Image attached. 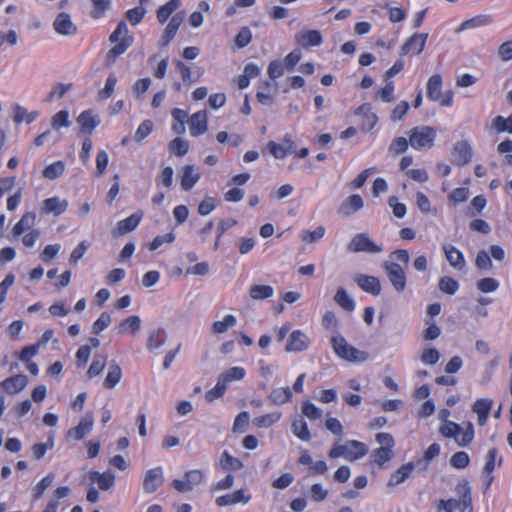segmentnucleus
Listing matches in <instances>:
<instances>
[{
	"instance_id": "obj_1",
	"label": "nucleus",
	"mask_w": 512,
	"mask_h": 512,
	"mask_svg": "<svg viewBox=\"0 0 512 512\" xmlns=\"http://www.w3.org/2000/svg\"><path fill=\"white\" fill-rule=\"evenodd\" d=\"M439 433L445 438L453 439L460 447L469 446L475 437L474 425L471 422H466L463 426L455 422H447L439 426Z\"/></svg>"
},
{
	"instance_id": "obj_2",
	"label": "nucleus",
	"mask_w": 512,
	"mask_h": 512,
	"mask_svg": "<svg viewBox=\"0 0 512 512\" xmlns=\"http://www.w3.org/2000/svg\"><path fill=\"white\" fill-rule=\"evenodd\" d=\"M334 353L341 359L351 363H363L369 359V353L350 345L338 332L331 337Z\"/></svg>"
},
{
	"instance_id": "obj_3",
	"label": "nucleus",
	"mask_w": 512,
	"mask_h": 512,
	"mask_svg": "<svg viewBox=\"0 0 512 512\" xmlns=\"http://www.w3.org/2000/svg\"><path fill=\"white\" fill-rule=\"evenodd\" d=\"M367 452L368 447L365 443L357 440H349L344 444H335L329 451V457L332 459L343 457L353 462L363 458Z\"/></svg>"
},
{
	"instance_id": "obj_4",
	"label": "nucleus",
	"mask_w": 512,
	"mask_h": 512,
	"mask_svg": "<svg viewBox=\"0 0 512 512\" xmlns=\"http://www.w3.org/2000/svg\"><path fill=\"white\" fill-rule=\"evenodd\" d=\"M436 138V130L430 126H417L409 132V143L415 150L430 149Z\"/></svg>"
},
{
	"instance_id": "obj_5",
	"label": "nucleus",
	"mask_w": 512,
	"mask_h": 512,
	"mask_svg": "<svg viewBox=\"0 0 512 512\" xmlns=\"http://www.w3.org/2000/svg\"><path fill=\"white\" fill-rule=\"evenodd\" d=\"M376 441L380 447L372 452L371 457L377 465L382 466L393 458L395 440L390 433L381 432L376 435Z\"/></svg>"
},
{
	"instance_id": "obj_6",
	"label": "nucleus",
	"mask_w": 512,
	"mask_h": 512,
	"mask_svg": "<svg viewBox=\"0 0 512 512\" xmlns=\"http://www.w3.org/2000/svg\"><path fill=\"white\" fill-rule=\"evenodd\" d=\"M383 267L394 290L398 293L403 292L407 284L404 268L393 261H386Z\"/></svg>"
},
{
	"instance_id": "obj_7",
	"label": "nucleus",
	"mask_w": 512,
	"mask_h": 512,
	"mask_svg": "<svg viewBox=\"0 0 512 512\" xmlns=\"http://www.w3.org/2000/svg\"><path fill=\"white\" fill-rule=\"evenodd\" d=\"M348 250L354 253L367 252L377 254L382 252V247L371 240L365 233L356 234L348 244Z\"/></svg>"
},
{
	"instance_id": "obj_8",
	"label": "nucleus",
	"mask_w": 512,
	"mask_h": 512,
	"mask_svg": "<svg viewBox=\"0 0 512 512\" xmlns=\"http://www.w3.org/2000/svg\"><path fill=\"white\" fill-rule=\"evenodd\" d=\"M252 499L251 493L248 492L245 488L237 489L231 493H227L221 496H218L215 499V504L218 507H229L234 505H246Z\"/></svg>"
},
{
	"instance_id": "obj_9",
	"label": "nucleus",
	"mask_w": 512,
	"mask_h": 512,
	"mask_svg": "<svg viewBox=\"0 0 512 512\" xmlns=\"http://www.w3.org/2000/svg\"><path fill=\"white\" fill-rule=\"evenodd\" d=\"M311 344L309 336L302 330L297 329L290 333L285 346L288 353H300L306 351Z\"/></svg>"
},
{
	"instance_id": "obj_10",
	"label": "nucleus",
	"mask_w": 512,
	"mask_h": 512,
	"mask_svg": "<svg viewBox=\"0 0 512 512\" xmlns=\"http://www.w3.org/2000/svg\"><path fill=\"white\" fill-rule=\"evenodd\" d=\"M428 33H414L411 35L401 46V55H408L410 53L419 55L425 48Z\"/></svg>"
},
{
	"instance_id": "obj_11",
	"label": "nucleus",
	"mask_w": 512,
	"mask_h": 512,
	"mask_svg": "<svg viewBox=\"0 0 512 512\" xmlns=\"http://www.w3.org/2000/svg\"><path fill=\"white\" fill-rule=\"evenodd\" d=\"M473 157L471 144L466 140L457 141L452 150V161L455 165L463 166L468 164Z\"/></svg>"
},
{
	"instance_id": "obj_12",
	"label": "nucleus",
	"mask_w": 512,
	"mask_h": 512,
	"mask_svg": "<svg viewBox=\"0 0 512 512\" xmlns=\"http://www.w3.org/2000/svg\"><path fill=\"white\" fill-rule=\"evenodd\" d=\"M164 482V473L162 467H154L145 472L143 478V489L150 494L155 492Z\"/></svg>"
},
{
	"instance_id": "obj_13",
	"label": "nucleus",
	"mask_w": 512,
	"mask_h": 512,
	"mask_svg": "<svg viewBox=\"0 0 512 512\" xmlns=\"http://www.w3.org/2000/svg\"><path fill=\"white\" fill-rule=\"evenodd\" d=\"M28 384V377L24 374L10 376L0 382V390L9 395L20 393Z\"/></svg>"
},
{
	"instance_id": "obj_14",
	"label": "nucleus",
	"mask_w": 512,
	"mask_h": 512,
	"mask_svg": "<svg viewBox=\"0 0 512 512\" xmlns=\"http://www.w3.org/2000/svg\"><path fill=\"white\" fill-rule=\"evenodd\" d=\"M94 417L92 413H87L78 425L67 432V437L75 441L82 440L87 434H89L93 428Z\"/></svg>"
},
{
	"instance_id": "obj_15",
	"label": "nucleus",
	"mask_w": 512,
	"mask_h": 512,
	"mask_svg": "<svg viewBox=\"0 0 512 512\" xmlns=\"http://www.w3.org/2000/svg\"><path fill=\"white\" fill-rule=\"evenodd\" d=\"M208 115L206 110H200L192 114L188 120L190 134L193 137L200 136L207 131Z\"/></svg>"
},
{
	"instance_id": "obj_16",
	"label": "nucleus",
	"mask_w": 512,
	"mask_h": 512,
	"mask_svg": "<svg viewBox=\"0 0 512 512\" xmlns=\"http://www.w3.org/2000/svg\"><path fill=\"white\" fill-rule=\"evenodd\" d=\"M295 41L303 48H310L321 45L323 37L320 31L311 29L298 32L295 35Z\"/></svg>"
},
{
	"instance_id": "obj_17",
	"label": "nucleus",
	"mask_w": 512,
	"mask_h": 512,
	"mask_svg": "<svg viewBox=\"0 0 512 512\" xmlns=\"http://www.w3.org/2000/svg\"><path fill=\"white\" fill-rule=\"evenodd\" d=\"M493 406V400L490 398H479L472 405V411L477 415L479 426H484L489 418Z\"/></svg>"
},
{
	"instance_id": "obj_18",
	"label": "nucleus",
	"mask_w": 512,
	"mask_h": 512,
	"mask_svg": "<svg viewBox=\"0 0 512 512\" xmlns=\"http://www.w3.org/2000/svg\"><path fill=\"white\" fill-rule=\"evenodd\" d=\"M356 284L365 292L377 296L381 293L380 280L375 276L358 274L354 277Z\"/></svg>"
},
{
	"instance_id": "obj_19",
	"label": "nucleus",
	"mask_w": 512,
	"mask_h": 512,
	"mask_svg": "<svg viewBox=\"0 0 512 512\" xmlns=\"http://www.w3.org/2000/svg\"><path fill=\"white\" fill-rule=\"evenodd\" d=\"M443 252L445 254L448 263L457 270H463L466 266V261L463 253L451 244L442 245Z\"/></svg>"
},
{
	"instance_id": "obj_20",
	"label": "nucleus",
	"mask_w": 512,
	"mask_h": 512,
	"mask_svg": "<svg viewBox=\"0 0 512 512\" xmlns=\"http://www.w3.org/2000/svg\"><path fill=\"white\" fill-rule=\"evenodd\" d=\"M142 217H143L142 212H136V213L130 215L129 217L119 221L117 223L115 230L113 231V234L114 235H125V234L133 231L134 229L137 228V226L141 222Z\"/></svg>"
},
{
	"instance_id": "obj_21",
	"label": "nucleus",
	"mask_w": 512,
	"mask_h": 512,
	"mask_svg": "<svg viewBox=\"0 0 512 512\" xmlns=\"http://www.w3.org/2000/svg\"><path fill=\"white\" fill-rule=\"evenodd\" d=\"M100 122L99 116L92 110H85L77 117V123L80 125L81 131L88 134H91Z\"/></svg>"
},
{
	"instance_id": "obj_22",
	"label": "nucleus",
	"mask_w": 512,
	"mask_h": 512,
	"mask_svg": "<svg viewBox=\"0 0 512 512\" xmlns=\"http://www.w3.org/2000/svg\"><path fill=\"white\" fill-rule=\"evenodd\" d=\"M53 27L58 34L73 35L76 33V26L73 24L71 17L67 13H60L54 23Z\"/></svg>"
},
{
	"instance_id": "obj_23",
	"label": "nucleus",
	"mask_w": 512,
	"mask_h": 512,
	"mask_svg": "<svg viewBox=\"0 0 512 512\" xmlns=\"http://www.w3.org/2000/svg\"><path fill=\"white\" fill-rule=\"evenodd\" d=\"M89 478L92 483L97 484L99 489L104 491L109 490L115 483V476L110 470L103 473L91 471L89 473Z\"/></svg>"
},
{
	"instance_id": "obj_24",
	"label": "nucleus",
	"mask_w": 512,
	"mask_h": 512,
	"mask_svg": "<svg viewBox=\"0 0 512 512\" xmlns=\"http://www.w3.org/2000/svg\"><path fill=\"white\" fill-rule=\"evenodd\" d=\"M414 470V464L408 462L400 466L394 473L391 474L388 480V486L395 487L405 482Z\"/></svg>"
},
{
	"instance_id": "obj_25",
	"label": "nucleus",
	"mask_w": 512,
	"mask_h": 512,
	"mask_svg": "<svg viewBox=\"0 0 512 512\" xmlns=\"http://www.w3.org/2000/svg\"><path fill=\"white\" fill-rule=\"evenodd\" d=\"M364 206L363 199L360 195L354 194L347 197L339 207V213L344 216H349L354 212L362 209Z\"/></svg>"
},
{
	"instance_id": "obj_26",
	"label": "nucleus",
	"mask_w": 512,
	"mask_h": 512,
	"mask_svg": "<svg viewBox=\"0 0 512 512\" xmlns=\"http://www.w3.org/2000/svg\"><path fill=\"white\" fill-rule=\"evenodd\" d=\"M200 179V173L196 170L194 165H186L182 169L181 187L183 190L188 191L192 189Z\"/></svg>"
},
{
	"instance_id": "obj_27",
	"label": "nucleus",
	"mask_w": 512,
	"mask_h": 512,
	"mask_svg": "<svg viewBox=\"0 0 512 512\" xmlns=\"http://www.w3.org/2000/svg\"><path fill=\"white\" fill-rule=\"evenodd\" d=\"M456 492L462 501L461 512H472L471 488L467 480L460 481L456 485Z\"/></svg>"
},
{
	"instance_id": "obj_28",
	"label": "nucleus",
	"mask_w": 512,
	"mask_h": 512,
	"mask_svg": "<svg viewBox=\"0 0 512 512\" xmlns=\"http://www.w3.org/2000/svg\"><path fill=\"white\" fill-rule=\"evenodd\" d=\"M38 116V111L29 112L24 106H21L19 104H15L13 106V121L16 124H30L34 122L38 118Z\"/></svg>"
},
{
	"instance_id": "obj_29",
	"label": "nucleus",
	"mask_w": 512,
	"mask_h": 512,
	"mask_svg": "<svg viewBox=\"0 0 512 512\" xmlns=\"http://www.w3.org/2000/svg\"><path fill=\"white\" fill-rule=\"evenodd\" d=\"M68 202L58 197L47 198L43 201L42 210L46 214L53 213L54 215H60L66 211Z\"/></svg>"
},
{
	"instance_id": "obj_30",
	"label": "nucleus",
	"mask_w": 512,
	"mask_h": 512,
	"mask_svg": "<svg viewBox=\"0 0 512 512\" xmlns=\"http://www.w3.org/2000/svg\"><path fill=\"white\" fill-rule=\"evenodd\" d=\"M181 23L182 16H180L179 14H176L171 18L160 40L162 46H167L170 43V41L174 38L175 34L177 33Z\"/></svg>"
},
{
	"instance_id": "obj_31",
	"label": "nucleus",
	"mask_w": 512,
	"mask_h": 512,
	"mask_svg": "<svg viewBox=\"0 0 512 512\" xmlns=\"http://www.w3.org/2000/svg\"><path fill=\"white\" fill-rule=\"evenodd\" d=\"M273 85L269 81H263L258 85L256 98L257 101L266 106H270L274 102V96L272 93Z\"/></svg>"
},
{
	"instance_id": "obj_32",
	"label": "nucleus",
	"mask_w": 512,
	"mask_h": 512,
	"mask_svg": "<svg viewBox=\"0 0 512 512\" xmlns=\"http://www.w3.org/2000/svg\"><path fill=\"white\" fill-rule=\"evenodd\" d=\"M293 434L301 441L308 442L311 440V432L309 431L307 422L302 417L295 418L291 424Z\"/></svg>"
},
{
	"instance_id": "obj_33",
	"label": "nucleus",
	"mask_w": 512,
	"mask_h": 512,
	"mask_svg": "<svg viewBox=\"0 0 512 512\" xmlns=\"http://www.w3.org/2000/svg\"><path fill=\"white\" fill-rule=\"evenodd\" d=\"M282 418L281 411H273L254 417L253 425L257 428H269L280 421Z\"/></svg>"
},
{
	"instance_id": "obj_34",
	"label": "nucleus",
	"mask_w": 512,
	"mask_h": 512,
	"mask_svg": "<svg viewBox=\"0 0 512 512\" xmlns=\"http://www.w3.org/2000/svg\"><path fill=\"white\" fill-rule=\"evenodd\" d=\"M292 391L289 387L275 388L268 395V400L274 405H283L291 401Z\"/></svg>"
},
{
	"instance_id": "obj_35",
	"label": "nucleus",
	"mask_w": 512,
	"mask_h": 512,
	"mask_svg": "<svg viewBox=\"0 0 512 512\" xmlns=\"http://www.w3.org/2000/svg\"><path fill=\"white\" fill-rule=\"evenodd\" d=\"M36 215L33 212H27L22 215L21 219L15 224L12 229V234L15 237L22 235L25 231L29 230L35 223Z\"/></svg>"
},
{
	"instance_id": "obj_36",
	"label": "nucleus",
	"mask_w": 512,
	"mask_h": 512,
	"mask_svg": "<svg viewBox=\"0 0 512 512\" xmlns=\"http://www.w3.org/2000/svg\"><path fill=\"white\" fill-rule=\"evenodd\" d=\"M245 376H246V370L243 367L234 366V367H230L229 369L223 371L219 375L218 379L220 381H222L226 386H228V384L230 382L240 381V380L244 379Z\"/></svg>"
},
{
	"instance_id": "obj_37",
	"label": "nucleus",
	"mask_w": 512,
	"mask_h": 512,
	"mask_svg": "<svg viewBox=\"0 0 512 512\" xmlns=\"http://www.w3.org/2000/svg\"><path fill=\"white\" fill-rule=\"evenodd\" d=\"M141 328V319L137 315H132L124 319L118 326V333L123 335L126 333H137Z\"/></svg>"
},
{
	"instance_id": "obj_38",
	"label": "nucleus",
	"mask_w": 512,
	"mask_h": 512,
	"mask_svg": "<svg viewBox=\"0 0 512 512\" xmlns=\"http://www.w3.org/2000/svg\"><path fill=\"white\" fill-rule=\"evenodd\" d=\"M122 378V370L116 362L109 364L108 372L104 380V386L108 389H113Z\"/></svg>"
},
{
	"instance_id": "obj_39",
	"label": "nucleus",
	"mask_w": 512,
	"mask_h": 512,
	"mask_svg": "<svg viewBox=\"0 0 512 512\" xmlns=\"http://www.w3.org/2000/svg\"><path fill=\"white\" fill-rule=\"evenodd\" d=\"M274 295V288L270 285L255 284L249 289V296L253 300H265Z\"/></svg>"
},
{
	"instance_id": "obj_40",
	"label": "nucleus",
	"mask_w": 512,
	"mask_h": 512,
	"mask_svg": "<svg viewBox=\"0 0 512 512\" xmlns=\"http://www.w3.org/2000/svg\"><path fill=\"white\" fill-rule=\"evenodd\" d=\"M491 23V18L487 15H478L461 23L456 32H462L469 29H474L486 26Z\"/></svg>"
},
{
	"instance_id": "obj_41",
	"label": "nucleus",
	"mask_w": 512,
	"mask_h": 512,
	"mask_svg": "<svg viewBox=\"0 0 512 512\" xmlns=\"http://www.w3.org/2000/svg\"><path fill=\"white\" fill-rule=\"evenodd\" d=\"M220 466L226 471H238L243 468V463L240 459L232 456L229 452L224 451L220 458Z\"/></svg>"
},
{
	"instance_id": "obj_42",
	"label": "nucleus",
	"mask_w": 512,
	"mask_h": 512,
	"mask_svg": "<svg viewBox=\"0 0 512 512\" xmlns=\"http://www.w3.org/2000/svg\"><path fill=\"white\" fill-rule=\"evenodd\" d=\"M182 0H169L157 10V19L160 23L168 20L171 14L181 6Z\"/></svg>"
},
{
	"instance_id": "obj_43",
	"label": "nucleus",
	"mask_w": 512,
	"mask_h": 512,
	"mask_svg": "<svg viewBox=\"0 0 512 512\" xmlns=\"http://www.w3.org/2000/svg\"><path fill=\"white\" fill-rule=\"evenodd\" d=\"M442 92V77L439 74L432 75L427 82V96L432 101L437 99Z\"/></svg>"
},
{
	"instance_id": "obj_44",
	"label": "nucleus",
	"mask_w": 512,
	"mask_h": 512,
	"mask_svg": "<svg viewBox=\"0 0 512 512\" xmlns=\"http://www.w3.org/2000/svg\"><path fill=\"white\" fill-rule=\"evenodd\" d=\"M65 171V163L63 161H56L49 164L42 172L44 178L48 180H55L63 175Z\"/></svg>"
},
{
	"instance_id": "obj_45",
	"label": "nucleus",
	"mask_w": 512,
	"mask_h": 512,
	"mask_svg": "<svg viewBox=\"0 0 512 512\" xmlns=\"http://www.w3.org/2000/svg\"><path fill=\"white\" fill-rule=\"evenodd\" d=\"M491 129L496 133L507 132L512 134V114L508 118L496 116L491 123Z\"/></svg>"
},
{
	"instance_id": "obj_46",
	"label": "nucleus",
	"mask_w": 512,
	"mask_h": 512,
	"mask_svg": "<svg viewBox=\"0 0 512 512\" xmlns=\"http://www.w3.org/2000/svg\"><path fill=\"white\" fill-rule=\"evenodd\" d=\"M107 357L102 354H96L93 357L92 363L87 371L88 378L92 379L98 376L105 368Z\"/></svg>"
},
{
	"instance_id": "obj_47",
	"label": "nucleus",
	"mask_w": 512,
	"mask_h": 512,
	"mask_svg": "<svg viewBox=\"0 0 512 512\" xmlns=\"http://www.w3.org/2000/svg\"><path fill=\"white\" fill-rule=\"evenodd\" d=\"M335 302L347 311H352L355 308L354 300L347 294L346 290L339 288L334 296Z\"/></svg>"
},
{
	"instance_id": "obj_48",
	"label": "nucleus",
	"mask_w": 512,
	"mask_h": 512,
	"mask_svg": "<svg viewBox=\"0 0 512 512\" xmlns=\"http://www.w3.org/2000/svg\"><path fill=\"white\" fill-rule=\"evenodd\" d=\"M71 125L70 114L67 110H61L54 114L51 120V126L54 130L68 128Z\"/></svg>"
},
{
	"instance_id": "obj_49",
	"label": "nucleus",
	"mask_w": 512,
	"mask_h": 512,
	"mask_svg": "<svg viewBox=\"0 0 512 512\" xmlns=\"http://www.w3.org/2000/svg\"><path fill=\"white\" fill-rule=\"evenodd\" d=\"M117 84V77L115 74L111 73L108 75L104 87L98 92V98L100 100H107L109 99L115 90Z\"/></svg>"
},
{
	"instance_id": "obj_50",
	"label": "nucleus",
	"mask_w": 512,
	"mask_h": 512,
	"mask_svg": "<svg viewBox=\"0 0 512 512\" xmlns=\"http://www.w3.org/2000/svg\"><path fill=\"white\" fill-rule=\"evenodd\" d=\"M301 412L310 420L320 419L323 414V411L309 400L302 402Z\"/></svg>"
},
{
	"instance_id": "obj_51",
	"label": "nucleus",
	"mask_w": 512,
	"mask_h": 512,
	"mask_svg": "<svg viewBox=\"0 0 512 512\" xmlns=\"http://www.w3.org/2000/svg\"><path fill=\"white\" fill-rule=\"evenodd\" d=\"M236 318L233 315H225L220 321H215L212 326V330L216 334L225 333L229 328L236 325Z\"/></svg>"
},
{
	"instance_id": "obj_52",
	"label": "nucleus",
	"mask_w": 512,
	"mask_h": 512,
	"mask_svg": "<svg viewBox=\"0 0 512 512\" xmlns=\"http://www.w3.org/2000/svg\"><path fill=\"white\" fill-rule=\"evenodd\" d=\"M55 475L53 473L47 474L33 487V498L38 500L42 497L45 490L53 483Z\"/></svg>"
},
{
	"instance_id": "obj_53",
	"label": "nucleus",
	"mask_w": 512,
	"mask_h": 512,
	"mask_svg": "<svg viewBox=\"0 0 512 512\" xmlns=\"http://www.w3.org/2000/svg\"><path fill=\"white\" fill-rule=\"evenodd\" d=\"M325 228L323 226H318L315 230L309 231L304 230L301 232L300 237L303 242L313 243L321 240L325 235Z\"/></svg>"
},
{
	"instance_id": "obj_54",
	"label": "nucleus",
	"mask_w": 512,
	"mask_h": 512,
	"mask_svg": "<svg viewBox=\"0 0 512 512\" xmlns=\"http://www.w3.org/2000/svg\"><path fill=\"white\" fill-rule=\"evenodd\" d=\"M165 343L164 331L161 329L154 330L150 333L147 340V347L149 350L160 348Z\"/></svg>"
},
{
	"instance_id": "obj_55",
	"label": "nucleus",
	"mask_w": 512,
	"mask_h": 512,
	"mask_svg": "<svg viewBox=\"0 0 512 512\" xmlns=\"http://www.w3.org/2000/svg\"><path fill=\"white\" fill-rule=\"evenodd\" d=\"M439 289L449 295H454L459 289V283L451 277L444 276L439 281Z\"/></svg>"
},
{
	"instance_id": "obj_56",
	"label": "nucleus",
	"mask_w": 512,
	"mask_h": 512,
	"mask_svg": "<svg viewBox=\"0 0 512 512\" xmlns=\"http://www.w3.org/2000/svg\"><path fill=\"white\" fill-rule=\"evenodd\" d=\"M470 463L469 455L464 451L454 453L450 458V465L456 469H464Z\"/></svg>"
},
{
	"instance_id": "obj_57",
	"label": "nucleus",
	"mask_w": 512,
	"mask_h": 512,
	"mask_svg": "<svg viewBox=\"0 0 512 512\" xmlns=\"http://www.w3.org/2000/svg\"><path fill=\"white\" fill-rule=\"evenodd\" d=\"M169 150L177 156H184L189 150V144L182 138H175L169 143Z\"/></svg>"
},
{
	"instance_id": "obj_58",
	"label": "nucleus",
	"mask_w": 512,
	"mask_h": 512,
	"mask_svg": "<svg viewBox=\"0 0 512 512\" xmlns=\"http://www.w3.org/2000/svg\"><path fill=\"white\" fill-rule=\"evenodd\" d=\"M153 127L154 125L151 120L142 121L135 131V141L142 142L153 131Z\"/></svg>"
},
{
	"instance_id": "obj_59",
	"label": "nucleus",
	"mask_w": 512,
	"mask_h": 512,
	"mask_svg": "<svg viewBox=\"0 0 512 512\" xmlns=\"http://www.w3.org/2000/svg\"><path fill=\"white\" fill-rule=\"evenodd\" d=\"M499 286V281L491 277L482 278L477 282V288L483 293L494 292Z\"/></svg>"
},
{
	"instance_id": "obj_60",
	"label": "nucleus",
	"mask_w": 512,
	"mask_h": 512,
	"mask_svg": "<svg viewBox=\"0 0 512 512\" xmlns=\"http://www.w3.org/2000/svg\"><path fill=\"white\" fill-rule=\"evenodd\" d=\"M111 316L108 312H102L97 320L92 325V332L94 334H99L109 327L111 324Z\"/></svg>"
},
{
	"instance_id": "obj_61",
	"label": "nucleus",
	"mask_w": 512,
	"mask_h": 512,
	"mask_svg": "<svg viewBox=\"0 0 512 512\" xmlns=\"http://www.w3.org/2000/svg\"><path fill=\"white\" fill-rule=\"evenodd\" d=\"M226 390L227 386L218 379L216 385L206 392L205 399L207 402H213L214 400L221 398L225 394Z\"/></svg>"
},
{
	"instance_id": "obj_62",
	"label": "nucleus",
	"mask_w": 512,
	"mask_h": 512,
	"mask_svg": "<svg viewBox=\"0 0 512 512\" xmlns=\"http://www.w3.org/2000/svg\"><path fill=\"white\" fill-rule=\"evenodd\" d=\"M184 478L187 479L188 484L193 489L195 486L205 481L206 476L203 471L199 469L189 470L185 473Z\"/></svg>"
},
{
	"instance_id": "obj_63",
	"label": "nucleus",
	"mask_w": 512,
	"mask_h": 512,
	"mask_svg": "<svg viewBox=\"0 0 512 512\" xmlns=\"http://www.w3.org/2000/svg\"><path fill=\"white\" fill-rule=\"evenodd\" d=\"M269 152L276 158V159H283L288 154L293 153L290 149H288L286 146L282 144H278L274 141H269L267 144Z\"/></svg>"
},
{
	"instance_id": "obj_64",
	"label": "nucleus",
	"mask_w": 512,
	"mask_h": 512,
	"mask_svg": "<svg viewBox=\"0 0 512 512\" xmlns=\"http://www.w3.org/2000/svg\"><path fill=\"white\" fill-rule=\"evenodd\" d=\"M437 508L445 512H455L457 509L461 511L462 501L454 498L448 500L441 499L437 504Z\"/></svg>"
}]
</instances>
